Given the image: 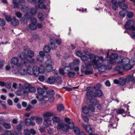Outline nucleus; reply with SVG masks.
Listing matches in <instances>:
<instances>
[{"label": "nucleus", "instance_id": "1", "mask_svg": "<svg viewBox=\"0 0 135 135\" xmlns=\"http://www.w3.org/2000/svg\"><path fill=\"white\" fill-rule=\"evenodd\" d=\"M102 91L100 89L95 90V92H93V88L89 87L87 88V91L86 94L87 98H90L91 97H100L103 95Z\"/></svg>", "mask_w": 135, "mask_h": 135}, {"label": "nucleus", "instance_id": "2", "mask_svg": "<svg viewBox=\"0 0 135 135\" xmlns=\"http://www.w3.org/2000/svg\"><path fill=\"white\" fill-rule=\"evenodd\" d=\"M25 88L23 89V93L27 94L30 92L34 93L36 91L35 88L28 83H26L24 84Z\"/></svg>", "mask_w": 135, "mask_h": 135}, {"label": "nucleus", "instance_id": "3", "mask_svg": "<svg viewBox=\"0 0 135 135\" xmlns=\"http://www.w3.org/2000/svg\"><path fill=\"white\" fill-rule=\"evenodd\" d=\"M135 21L128 20L126 23L124 27L127 29L135 30Z\"/></svg>", "mask_w": 135, "mask_h": 135}, {"label": "nucleus", "instance_id": "4", "mask_svg": "<svg viewBox=\"0 0 135 135\" xmlns=\"http://www.w3.org/2000/svg\"><path fill=\"white\" fill-rule=\"evenodd\" d=\"M56 128L58 130H62L63 131L66 132H68L69 129H70L69 127V126L68 124L62 123H58L57 125Z\"/></svg>", "mask_w": 135, "mask_h": 135}, {"label": "nucleus", "instance_id": "5", "mask_svg": "<svg viewBox=\"0 0 135 135\" xmlns=\"http://www.w3.org/2000/svg\"><path fill=\"white\" fill-rule=\"evenodd\" d=\"M101 60L102 61H103V59L102 56L99 57L97 56H95L94 57V59L91 61H88V64L90 66L93 65H96V64L98 63V61Z\"/></svg>", "mask_w": 135, "mask_h": 135}, {"label": "nucleus", "instance_id": "6", "mask_svg": "<svg viewBox=\"0 0 135 135\" xmlns=\"http://www.w3.org/2000/svg\"><path fill=\"white\" fill-rule=\"evenodd\" d=\"M118 55L117 54L113 53L110 56V62L112 64H114L116 63L119 62L118 60H120V57H118Z\"/></svg>", "mask_w": 135, "mask_h": 135}, {"label": "nucleus", "instance_id": "7", "mask_svg": "<svg viewBox=\"0 0 135 135\" xmlns=\"http://www.w3.org/2000/svg\"><path fill=\"white\" fill-rule=\"evenodd\" d=\"M37 21L36 19L33 18L31 20L30 23L29 24L28 27L31 30H35L37 28Z\"/></svg>", "mask_w": 135, "mask_h": 135}, {"label": "nucleus", "instance_id": "8", "mask_svg": "<svg viewBox=\"0 0 135 135\" xmlns=\"http://www.w3.org/2000/svg\"><path fill=\"white\" fill-rule=\"evenodd\" d=\"M37 94H36V98L38 100H41L42 97H44L45 92L43 88L39 87L37 89Z\"/></svg>", "mask_w": 135, "mask_h": 135}, {"label": "nucleus", "instance_id": "9", "mask_svg": "<svg viewBox=\"0 0 135 135\" xmlns=\"http://www.w3.org/2000/svg\"><path fill=\"white\" fill-rule=\"evenodd\" d=\"M18 68L19 69V74L21 75L27 74V71L24 68L22 64H20L17 65Z\"/></svg>", "mask_w": 135, "mask_h": 135}, {"label": "nucleus", "instance_id": "10", "mask_svg": "<svg viewBox=\"0 0 135 135\" xmlns=\"http://www.w3.org/2000/svg\"><path fill=\"white\" fill-rule=\"evenodd\" d=\"M52 62L51 59H48L46 62L47 65L46 67V69L48 72H50L52 70Z\"/></svg>", "mask_w": 135, "mask_h": 135}, {"label": "nucleus", "instance_id": "11", "mask_svg": "<svg viewBox=\"0 0 135 135\" xmlns=\"http://www.w3.org/2000/svg\"><path fill=\"white\" fill-rule=\"evenodd\" d=\"M96 65L98 68L99 71L100 72L104 71L107 69V67L105 65H102L100 63H97L96 65Z\"/></svg>", "mask_w": 135, "mask_h": 135}, {"label": "nucleus", "instance_id": "12", "mask_svg": "<svg viewBox=\"0 0 135 135\" xmlns=\"http://www.w3.org/2000/svg\"><path fill=\"white\" fill-rule=\"evenodd\" d=\"M65 122L68 124V125L69 126L70 129H72L74 126V122L70 118L66 117L64 118Z\"/></svg>", "mask_w": 135, "mask_h": 135}, {"label": "nucleus", "instance_id": "13", "mask_svg": "<svg viewBox=\"0 0 135 135\" xmlns=\"http://www.w3.org/2000/svg\"><path fill=\"white\" fill-rule=\"evenodd\" d=\"M38 6L40 8L42 9H46L47 7L44 3L45 2V0H38Z\"/></svg>", "mask_w": 135, "mask_h": 135}, {"label": "nucleus", "instance_id": "14", "mask_svg": "<svg viewBox=\"0 0 135 135\" xmlns=\"http://www.w3.org/2000/svg\"><path fill=\"white\" fill-rule=\"evenodd\" d=\"M44 94L43 95L44 97L46 98L51 96H54L55 95V93L53 90L50 89L48 91L45 92Z\"/></svg>", "mask_w": 135, "mask_h": 135}, {"label": "nucleus", "instance_id": "15", "mask_svg": "<svg viewBox=\"0 0 135 135\" xmlns=\"http://www.w3.org/2000/svg\"><path fill=\"white\" fill-rule=\"evenodd\" d=\"M25 123L27 126H29L30 125L34 126L35 124V123L33 121H32L30 118H26L25 120Z\"/></svg>", "mask_w": 135, "mask_h": 135}, {"label": "nucleus", "instance_id": "16", "mask_svg": "<svg viewBox=\"0 0 135 135\" xmlns=\"http://www.w3.org/2000/svg\"><path fill=\"white\" fill-rule=\"evenodd\" d=\"M119 59L120 60L119 61V63H120V64H129L130 60L127 58H125L123 60H122L121 58H120Z\"/></svg>", "mask_w": 135, "mask_h": 135}, {"label": "nucleus", "instance_id": "17", "mask_svg": "<svg viewBox=\"0 0 135 135\" xmlns=\"http://www.w3.org/2000/svg\"><path fill=\"white\" fill-rule=\"evenodd\" d=\"M18 56L20 59L21 60L27 59L28 56L24 52H23L18 55Z\"/></svg>", "mask_w": 135, "mask_h": 135}, {"label": "nucleus", "instance_id": "18", "mask_svg": "<svg viewBox=\"0 0 135 135\" xmlns=\"http://www.w3.org/2000/svg\"><path fill=\"white\" fill-rule=\"evenodd\" d=\"M33 74L35 76H38V67L35 66L33 67L32 68Z\"/></svg>", "mask_w": 135, "mask_h": 135}, {"label": "nucleus", "instance_id": "19", "mask_svg": "<svg viewBox=\"0 0 135 135\" xmlns=\"http://www.w3.org/2000/svg\"><path fill=\"white\" fill-rule=\"evenodd\" d=\"M28 2H32L33 0H27ZM23 2V0H13V3L15 5V7L18 8V5L20 2Z\"/></svg>", "mask_w": 135, "mask_h": 135}, {"label": "nucleus", "instance_id": "20", "mask_svg": "<svg viewBox=\"0 0 135 135\" xmlns=\"http://www.w3.org/2000/svg\"><path fill=\"white\" fill-rule=\"evenodd\" d=\"M83 127L84 128L85 131L89 134L92 133V129L90 126L89 125H87L85 126L84 124H83Z\"/></svg>", "mask_w": 135, "mask_h": 135}, {"label": "nucleus", "instance_id": "21", "mask_svg": "<svg viewBox=\"0 0 135 135\" xmlns=\"http://www.w3.org/2000/svg\"><path fill=\"white\" fill-rule=\"evenodd\" d=\"M111 2L112 4V9L114 10H117L118 8L117 1L115 0H112Z\"/></svg>", "mask_w": 135, "mask_h": 135}, {"label": "nucleus", "instance_id": "22", "mask_svg": "<svg viewBox=\"0 0 135 135\" xmlns=\"http://www.w3.org/2000/svg\"><path fill=\"white\" fill-rule=\"evenodd\" d=\"M122 69L125 70H129L132 68L131 66L129 64H121Z\"/></svg>", "mask_w": 135, "mask_h": 135}, {"label": "nucleus", "instance_id": "23", "mask_svg": "<svg viewBox=\"0 0 135 135\" xmlns=\"http://www.w3.org/2000/svg\"><path fill=\"white\" fill-rule=\"evenodd\" d=\"M55 82V78L52 76H50L49 77L47 80V83L51 84H53Z\"/></svg>", "mask_w": 135, "mask_h": 135}, {"label": "nucleus", "instance_id": "24", "mask_svg": "<svg viewBox=\"0 0 135 135\" xmlns=\"http://www.w3.org/2000/svg\"><path fill=\"white\" fill-rule=\"evenodd\" d=\"M12 25L14 26H18L19 24V22L15 18L12 19L11 20Z\"/></svg>", "mask_w": 135, "mask_h": 135}, {"label": "nucleus", "instance_id": "25", "mask_svg": "<svg viewBox=\"0 0 135 135\" xmlns=\"http://www.w3.org/2000/svg\"><path fill=\"white\" fill-rule=\"evenodd\" d=\"M123 2H119V1L118 2V4L120 8L123 9H125L127 8L128 7L127 5L125 3H121Z\"/></svg>", "mask_w": 135, "mask_h": 135}, {"label": "nucleus", "instance_id": "26", "mask_svg": "<svg viewBox=\"0 0 135 135\" xmlns=\"http://www.w3.org/2000/svg\"><path fill=\"white\" fill-rule=\"evenodd\" d=\"M52 119L53 120V122L54 123H57V124L58 123H60V119L59 117L54 116L52 118Z\"/></svg>", "mask_w": 135, "mask_h": 135}, {"label": "nucleus", "instance_id": "27", "mask_svg": "<svg viewBox=\"0 0 135 135\" xmlns=\"http://www.w3.org/2000/svg\"><path fill=\"white\" fill-rule=\"evenodd\" d=\"M51 120L49 118L45 119H44V122L43 123V125L45 127H47L49 126V122H50Z\"/></svg>", "mask_w": 135, "mask_h": 135}, {"label": "nucleus", "instance_id": "28", "mask_svg": "<svg viewBox=\"0 0 135 135\" xmlns=\"http://www.w3.org/2000/svg\"><path fill=\"white\" fill-rule=\"evenodd\" d=\"M93 97H91L90 98H87L89 99L90 102L92 103L94 105H96L98 103V101L97 99L94 98H92Z\"/></svg>", "mask_w": 135, "mask_h": 135}, {"label": "nucleus", "instance_id": "29", "mask_svg": "<svg viewBox=\"0 0 135 135\" xmlns=\"http://www.w3.org/2000/svg\"><path fill=\"white\" fill-rule=\"evenodd\" d=\"M27 54L28 58L29 57L30 58L33 57L35 55L34 52L31 50H28L27 51Z\"/></svg>", "mask_w": 135, "mask_h": 135}, {"label": "nucleus", "instance_id": "30", "mask_svg": "<svg viewBox=\"0 0 135 135\" xmlns=\"http://www.w3.org/2000/svg\"><path fill=\"white\" fill-rule=\"evenodd\" d=\"M25 18L24 19L22 18L21 19V21L23 22L24 20H27L30 19L31 17V16L30 13L28 12L26 13L24 15Z\"/></svg>", "mask_w": 135, "mask_h": 135}, {"label": "nucleus", "instance_id": "31", "mask_svg": "<svg viewBox=\"0 0 135 135\" xmlns=\"http://www.w3.org/2000/svg\"><path fill=\"white\" fill-rule=\"evenodd\" d=\"M38 68L39 74L42 73L44 72L45 71V68L42 65H41L38 67Z\"/></svg>", "mask_w": 135, "mask_h": 135}, {"label": "nucleus", "instance_id": "32", "mask_svg": "<svg viewBox=\"0 0 135 135\" xmlns=\"http://www.w3.org/2000/svg\"><path fill=\"white\" fill-rule=\"evenodd\" d=\"M53 113L50 112H47L44 113L43 115L45 117H48L52 116Z\"/></svg>", "mask_w": 135, "mask_h": 135}, {"label": "nucleus", "instance_id": "33", "mask_svg": "<svg viewBox=\"0 0 135 135\" xmlns=\"http://www.w3.org/2000/svg\"><path fill=\"white\" fill-rule=\"evenodd\" d=\"M124 79L126 83H128L131 81H132V77L131 75H128L126 76Z\"/></svg>", "mask_w": 135, "mask_h": 135}, {"label": "nucleus", "instance_id": "34", "mask_svg": "<svg viewBox=\"0 0 135 135\" xmlns=\"http://www.w3.org/2000/svg\"><path fill=\"white\" fill-rule=\"evenodd\" d=\"M13 74L17 75L19 74V69L18 68L17 66V68H15L12 70Z\"/></svg>", "mask_w": 135, "mask_h": 135}, {"label": "nucleus", "instance_id": "35", "mask_svg": "<svg viewBox=\"0 0 135 135\" xmlns=\"http://www.w3.org/2000/svg\"><path fill=\"white\" fill-rule=\"evenodd\" d=\"M64 107L62 104H59L57 106V110L59 112H60L63 111L64 110Z\"/></svg>", "mask_w": 135, "mask_h": 135}, {"label": "nucleus", "instance_id": "36", "mask_svg": "<svg viewBox=\"0 0 135 135\" xmlns=\"http://www.w3.org/2000/svg\"><path fill=\"white\" fill-rule=\"evenodd\" d=\"M18 60L17 57H13L12 58L11 62L15 65H17L18 62Z\"/></svg>", "mask_w": 135, "mask_h": 135}, {"label": "nucleus", "instance_id": "37", "mask_svg": "<svg viewBox=\"0 0 135 135\" xmlns=\"http://www.w3.org/2000/svg\"><path fill=\"white\" fill-rule=\"evenodd\" d=\"M3 125L5 128L7 129H10L11 128V125L9 123H4Z\"/></svg>", "mask_w": 135, "mask_h": 135}, {"label": "nucleus", "instance_id": "38", "mask_svg": "<svg viewBox=\"0 0 135 135\" xmlns=\"http://www.w3.org/2000/svg\"><path fill=\"white\" fill-rule=\"evenodd\" d=\"M65 73L68 74L71 70V67L70 66H66L64 68Z\"/></svg>", "mask_w": 135, "mask_h": 135}, {"label": "nucleus", "instance_id": "39", "mask_svg": "<svg viewBox=\"0 0 135 135\" xmlns=\"http://www.w3.org/2000/svg\"><path fill=\"white\" fill-rule=\"evenodd\" d=\"M72 129H73L74 133L76 134H79V133L80 132V131L79 128L77 127H75L74 126V127Z\"/></svg>", "mask_w": 135, "mask_h": 135}, {"label": "nucleus", "instance_id": "40", "mask_svg": "<svg viewBox=\"0 0 135 135\" xmlns=\"http://www.w3.org/2000/svg\"><path fill=\"white\" fill-rule=\"evenodd\" d=\"M27 73L30 75H32L33 74L32 68L30 66L28 67L26 70Z\"/></svg>", "mask_w": 135, "mask_h": 135}, {"label": "nucleus", "instance_id": "41", "mask_svg": "<svg viewBox=\"0 0 135 135\" xmlns=\"http://www.w3.org/2000/svg\"><path fill=\"white\" fill-rule=\"evenodd\" d=\"M43 119L42 117H38L36 118V122L38 124H41L42 122Z\"/></svg>", "mask_w": 135, "mask_h": 135}, {"label": "nucleus", "instance_id": "42", "mask_svg": "<svg viewBox=\"0 0 135 135\" xmlns=\"http://www.w3.org/2000/svg\"><path fill=\"white\" fill-rule=\"evenodd\" d=\"M15 15L18 18H20L22 16V13L20 12L17 11L16 10H15L14 12Z\"/></svg>", "mask_w": 135, "mask_h": 135}, {"label": "nucleus", "instance_id": "43", "mask_svg": "<svg viewBox=\"0 0 135 135\" xmlns=\"http://www.w3.org/2000/svg\"><path fill=\"white\" fill-rule=\"evenodd\" d=\"M119 84L122 85H124L126 83L125 79L124 78H119Z\"/></svg>", "mask_w": 135, "mask_h": 135}, {"label": "nucleus", "instance_id": "44", "mask_svg": "<svg viewBox=\"0 0 135 135\" xmlns=\"http://www.w3.org/2000/svg\"><path fill=\"white\" fill-rule=\"evenodd\" d=\"M88 107V108L86 106L83 107L82 109L83 112L85 114H88L89 112Z\"/></svg>", "mask_w": 135, "mask_h": 135}, {"label": "nucleus", "instance_id": "45", "mask_svg": "<svg viewBox=\"0 0 135 135\" xmlns=\"http://www.w3.org/2000/svg\"><path fill=\"white\" fill-rule=\"evenodd\" d=\"M44 51L47 53L49 52L50 50V49L48 46H45L44 48Z\"/></svg>", "mask_w": 135, "mask_h": 135}, {"label": "nucleus", "instance_id": "46", "mask_svg": "<svg viewBox=\"0 0 135 135\" xmlns=\"http://www.w3.org/2000/svg\"><path fill=\"white\" fill-rule=\"evenodd\" d=\"M101 87V85L100 84H98L95 85L93 88H93V90H94V89H95V90L99 89Z\"/></svg>", "mask_w": 135, "mask_h": 135}, {"label": "nucleus", "instance_id": "47", "mask_svg": "<svg viewBox=\"0 0 135 135\" xmlns=\"http://www.w3.org/2000/svg\"><path fill=\"white\" fill-rule=\"evenodd\" d=\"M88 108L89 110L93 112H94L95 111V108L92 105H89L88 107Z\"/></svg>", "mask_w": 135, "mask_h": 135}, {"label": "nucleus", "instance_id": "48", "mask_svg": "<svg viewBox=\"0 0 135 135\" xmlns=\"http://www.w3.org/2000/svg\"><path fill=\"white\" fill-rule=\"evenodd\" d=\"M43 97H42L41 100H38L41 102L40 104L41 105H45L47 102V101L45 100H44L43 98Z\"/></svg>", "mask_w": 135, "mask_h": 135}, {"label": "nucleus", "instance_id": "49", "mask_svg": "<svg viewBox=\"0 0 135 135\" xmlns=\"http://www.w3.org/2000/svg\"><path fill=\"white\" fill-rule=\"evenodd\" d=\"M125 111L124 109H118L116 110V113L118 114H122L125 113Z\"/></svg>", "mask_w": 135, "mask_h": 135}, {"label": "nucleus", "instance_id": "50", "mask_svg": "<svg viewBox=\"0 0 135 135\" xmlns=\"http://www.w3.org/2000/svg\"><path fill=\"white\" fill-rule=\"evenodd\" d=\"M55 81H56L58 83H61L62 81L61 78L60 76H57L55 78Z\"/></svg>", "mask_w": 135, "mask_h": 135}, {"label": "nucleus", "instance_id": "51", "mask_svg": "<svg viewBox=\"0 0 135 135\" xmlns=\"http://www.w3.org/2000/svg\"><path fill=\"white\" fill-rule=\"evenodd\" d=\"M68 76L69 78H73V77L75 75V73L73 72L70 71L68 73Z\"/></svg>", "mask_w": 135, "mask_h": 135}, {"label": "nucleus", "instance_id": "52", "mask_svg": "<svg viewBox=\"0 0 135 135\" xmlns=\"http://www.w3.org/2000/svg\"><path fill=\"white\" fill-rule=\"evenodd\" d=\"M38 17L39 20L40 21H42L44 18L43 15L42 13H39L38 15Z\"/></svg>", "mask_w": 135, "mask_h": 135}, {"label": "nucleus", "instance_id": "53", "mask_svg": "<svg viewBox=\"0 0 135 135\" xmlns=\"http://www.w3.org/2000/svg\"><path fill=\"white\" fill-rule=\"evenodd\" d=\"M120 64L119 66H118L115 67L114 69L115 71H119L120 70V69L122 68L121 64H120V63H119Z\"/></svg>", "mask_w": 135, "mask_h": 135}, {"label": "nucleus", "instance_id": "54", "mask_svg": "<svg viewBox=\"0 0 135 135\" xmlns=\"http://www.w3.org/2000/svg\"><path fill=\"white\" fill-rule=\"evenodd\" d=\"M83 119L84 120V122L87 123L89 121V118L88 117L86 116H83L82 117Z\"/></svg>", "mask_w": 135, "mask_h": 135}, {"label": "nucleus", "instance_id": "55", "mask_svg": "<svg viewBox=\"0 0 135 135\" xmlns=\"http://www.w3.org/2000/svg\"><path fill=\"white\" fill-rule=\"evenodd\" d=\"M81 59L84 61H86L88 59V57L85 55H83L81 56Z\"/></svg>", "mask_w": 135, "mask_h": 135}, {"label": "nucleus", "instance_id": "56", "mask_svg": "<svg viewBox=\"0 0 135 135\" xmlns=\"http://www.w3.org/2000/svg\"><path fill=\"white\" fill-rule=\"evenodd\" d=\"M44 57L40 56H37L36 57L37 60L40 61H42L44 60Z\"/></svg>", "mask_w": 135, "mask_h": 135}, {"label": "nucleus", "instance_id": "57", "mask_svg": "<svg viewBox=\"0 0 135 135\" xmlns=\"http://www.w3.org/2000/svg\"><path fill=\"white\" fill-rule=\"evenodd\" d=\"M37 12V10L36 8H32L30 12L32 14H35Z\"/></svg>", "mask_w": 135, "mask_h": 135}, {"label": "nucleus", "instance_id": "58", "mask_svg": "<svg viewBox=\"0 0 135 135\" xmlns=\"http://www.w3.org/2000/svg\"><path fill=\"white\" fill-rule=\"evenodd\" d=\"M17 128L18 131H20L22 129V126L21 124H20L17 126Z\"/></svg>", "mask_w": 135, "mask_h": 135}, {"label": "nucleus", "instance_id": "59", "mask_svg": "<svg viewBox=\"0 0 135 135\" xmlns=\"http://www.w3.org/2000/svg\"><path fill=\"white\" fill-rule=\"evenodd\" d=\"M28 9V7L26 6H24L21 8L22 11L23 12H26Z\"/></svg>", "mask_w": 135, "mask_h": 135}, {"label": "nucleus", "instance_id": "60", "mask_svg": "<svg viewBox=\"0 0 135 135\" xmlns=\"http://www.w3.org/2000/svg\"><path fill=\"white\" fill-rule=\"evenodd\" d=\"M28 61L30 64H35L36 63L35 61L33 58H31V59L28 60Z\"/></svg>", "mask_w": 135, "mask_h": 135}, {"label": "nucleus", "instance_id": "61", "mask_svg": "<svg viewBox=\"0 0 135 135\" xmlns=\"http://www.w3.org/2000/svg\"><path fill=\"white\" fill-rule=\"evenodd\" d=\"M47 98H48V100L50 103H52L54 100V96H51Z\"/></svg>", "mask_w": 135, "mask_h": 135}, {"label": "nucleus", "instance_id": "62", "mask_svg": "<svg viewBox=\"0 0 135 135\" xmlns=\"http://www.w3.org/2000/svg\"><path fill=\"white\" fill-rule=\"evenodd\" d=\"M38 79L41 81H43L45 79V78L43 75H41L38 77Z\"/></svg>", "mask_w": 135, "mask_h": 135}, {"label": "nucleus", "instance_id": "63", "mask_svg": "<svg viewBox=\"0 0 135 135\" xmlns=\"http://www.w3.org/2000/svg\"><path fill=\"white\" fill-rule=\"evenodd\" d=\"M125 11L124 10H122L120 11L119 13L120 15L122 17H124L125 16Z\"/></svg>", "mask_w": 135, "mask_h": 135}, {"label": "nucleus", "instance_id": "64", "mask_svg": "<svg viewBox=\"0 0 135 135\" xmlns=\"http://www.w3.org/2000/svg\"><path fill=\"white\" fill-rule=\"evenodd\" d=\"M24 133L25 135H30V133L28 129H26L24 130Z\"/></svg>", "mask_w": 135, "mask_h": 135}]
</instances>
